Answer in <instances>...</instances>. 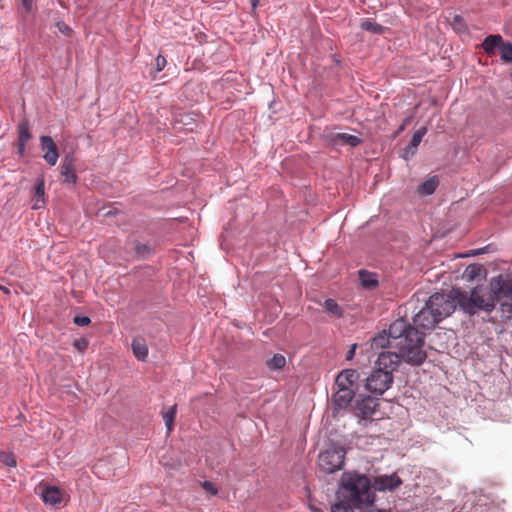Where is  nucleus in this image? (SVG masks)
<instances>
[{"label":"nucleus","instance_id":"obj_43","mask_svg":"<svg viewBox=\"0 0 512 512\" xmlns=\"http://www.w3.org/2000/svg\"><path fill=\"white\" fill-rule=\"evenodd\" d=\"M0 289H2V287L0 286Z\"/></svg>","mask_w":512,"mask_h":512},{"label":"nucleus","instance_id":"obj_9","mask_svg":"<svg viewBox=\"0 0 512 512\" xmlns=\"http://www.w3.org/2000/svg\"><path fill=\"white\" fill-rule=\"evenodd\" d=\"M402 484V480L396 473L381 475L374 479L373 488L377 491H392Z\"/></svg>","mask_w":512,"mask_h":512},{"label":"nucleus","instance_id":"obj_26","mask_svg":"<svg viewBox=\"0 0 512 512\" xmlns=\"http://www.w3.org/2000/svg\"><path fill=\"white\" fill-rule=\"evenodd\" d=\"M176 415V405L172 406L169 410L163 413V420L165 422L167 432L170 433L173 428L174 418Z\"/></svg>","mask_w":512,"mask_h":512},{"label":"nucleus","instance_id":"obj_4","mask_svg":"<svg viewBox=\"0 0 512 512\" xmlns=\"http://www.w3.org/2000/svg\"><path fill=\"white\" fill-rule=\"evenodd\" d=\"M426 304L439 321L452 314L456 305H458L453 295V290L449 295L441 293L431 295Z\"/></svg>","mask_w":512,"mask_h":512},{"label":"nucleus","instance_id":"obj_27","mask_svg":"<svg viewBox=\"0 0 512 512\" xmlns=\"http://www.w3.org/2000/svg\"><path fill=\"white\" fill-rule=\"evenodd\" d=\"M35 198L36 202L33 206L34 209H39L41 205H39V202L44 203V181L40 180L37 182L35 187Z\"/></svg>","mask_w":512,"mask_h":512},{"label":"nucleus","instance_id":"obj_30","mask_svg":"<svg viewBox=\"0 0 512 512\" xmlns=\"http://www.w3.org/2000/svg\"><path fill=\"white\" fill-rule=\"evenodd\" d=\"M451 25H452L453 30L456 31L457 33H465L466 32V25L464 23V19L459 15H455L453 17Z\"/></svg>","mask_w":512,"mask_h":512},{"label":"nucleus","instance_id":"obj_24","mask_svg":"<svg viewBox=\"0 0 512 512\" xmlns=\"http://www.w3.org/2000/svg\"><path fill=\"white\" fill-rule=\"evenodd\" d=\"M501 43L500 35H489L484 39L482 46L487 53H492L496 47H500Z\"/></svg>","mask_w":512,"mask_h":512},{"label":"nucleus","instance_id":"obj_34","mask_svg":"<svg viewBox=\"0 0 512 512\" xmlns=\"http://www.w3.org/2000/svg\"><path fill=\"white\" fill-rule=\"evenodd\" d=\"M202 487L206 492L210 493L211 495H216L218 492L216 485L210 481H204Z\"/></svg>","mask_w":512,"mask_h":512},{"label":"nucleus","instance_id":"obj_20","mask_svg":"<svg viewBox=\"0 0 512 512\" xmlns=\"http://www.w3.org/2000/svg\"><path fill=\"white\" fill-rule=\"evenodd\" d=\"M18 134H19V153L23 154L25 150V145L31 138V134L29 131V123L26 120L20 122L18 126Z\"/></svg>","mask_w":512,"mask_h":512},{"label":"nucleus","instance_id":"obj_39","mask_svg":"<svg viewBox=\"0 0 512 512\" xmlns=\"http://www.w3.org/2000/svg\"><path fill=\"white\" fill-rule=\"evenodd\" d=\"M57 28L64 35H69L71 32V29L64 22L57 23Z\"/></svg>","mask_w":512,"mask_h":512},{"label":"nucleus","instance_id":"obj_18","mask_svg":"<svg viewBox=\"0 0 512 512\" xmlns=\"http://www.w3.org/2000/svg\"><path fill=\"white\" fill-rule=\"evenodd\" d=\"M376 402L371 397H365L357 402L356 410L362 418H368L374 414Z\"/></svg>","mask_w":512,"mask_h":512},{"label":"nucleus","instance_id":"obj_21","mask_svg":"<svg viewBox=\"0 0 512 512\" xmlns=\"http://www.w3.org/2000/svg\"><path fill=\"white\" fill-rule=\"evenodd\" d=\"M131 347L133 354L138 360L144 361L148 356V347L144 340L134 339L132 341Z\"/></svg>","mask_w":512,"mask_h":512},{"label":"nucleus","instance_id":"obj_10","mask_svg":"<svg viewBox=\"0 0 512 512\" xmlns=\"http://www.w3.org/2000/svg\"><path fill=\"white\" fill-rule=\"evenodd\" d=\"M359 378V374L354 369H345L341 373L338 374L336 378V386L337 388L343 389H351L354 392L357 390V381Z\"/></svg>","mask_w":512,"mask_h":512},{"label":"nucleus","instance_id":"obj_32","mask_svg":"<svg viewBox=\"0 0 512 512\" xmlns=\"http://www.w3.org/2000/svg\"><path fill=\"white\" fill-rule=\"evenodd\" d=\"M481 270H482V267L480 265H477V264L469 265L466 268L464 275L467 279L472 280L480 274Z\"/></svg>","mask_w":512,"mask_h":512},{"label":"nucleus","instance_id":"obj_29","mask_svg":"<svg viewBox=\"0 0 512 512\" xmlns=\"http://www.w3.org/2000/svg\"><path fill=\"white\" fill-rule=\"evenodd\" d=\"M501 58L505 62L512 61V44L509 42H503L500 45Z\"/></svg>","mask_w":512,"mask_h":512},{"label":"nucleus","instance_id":"obj_16","mask_svg":"<svg viewBox=\"0 0 512 512\" xmlns=\"http://www.w3.org/2000/svg\"><path fill=\"white\" fill-rule=\"evenodd\" d=\"M61 175L66 183L75 184L77 175L75 173L74 159L72 156H66L61 165Z\"/></svg>","mask_w":512,"mask_h":512},{"label":"nucleus","instance_id":"obj_7","mask_svg":"<svg viewBox=\"0 0 512 512\" xmlns=\"http://www.w3.org/2000/svg\"><path fill=\"white\" fill-rule=\"evenodd\" d=\"M401 360L405 361V357L399 349H396V351L388 350L379 354L375 365L392 375L399 366Z\"/></svg>","mask_w":512,"mask_h":512},{"label":"nucleus","instance_id":"obj_13","mask_svg":"<svg viewBox=\"0 0 512 512\" xmlns=\"http://www.w3.org/2000/svg\"><path fill=\"white\" fill-rule=\"evenodd\" d=\"M426 133H427V128L422 127L413 134V137H412L409 145L407 147H405L401 153V156L405 160H408L415 154L417 147L421 143V141Z\"/></svg>","mask_w":512,"mask_h":512},{"label":"nucleus","instance_id":"obj_37","mask_svg":"<svg viewBox=\"0 0 512 512\" xmlns=\"http://www.w3.org/2000/svg\"><path fill=\"white\" fill-rule=\"evenodd\" d=\"M166 59L165 57L159 55L157 58H156V69L157 71H162L164 69V67L166 66Z\"/></svg>","mask_w":512,"mask_h":512},{"label":"nucleus","instance_id":"obj_6","mask_svg":"<svg viewBox=\"0 0 512 512\" xmlns=\"http://www.w3.org/2000/svg\"><path fill=\"white\" fill-rule=\"evenodd\" d=\"M393 383V376L375 365L374 370L366 379V388L374 394H383Z\"/></svg>","mask_w":512,"mask_h":512},{"label":"nucleus","instance_id":"obj_3","mask_svg":"<svg viewBox=\"0 0 512 512\" xmlns=\"http://www.w3.org/2000/svg\"><path fill=\"white\" fill-rule=\"evenodd\" d=\"M453 295L460 308L471 315L479 310L491 312L496 306L493 294L481 287H476L469 292L453 289Z\"/></svg>","mask_w":512,"mask_h":512},{"label":"nucleus","instance_id":"obj_33","mask_svg":"<svg viewBox=\"0 0 512 512\" xmlns=\"http://www.w3.org/2000/svg\"><path fill=\"white\" fill-rule=\"evenodd\" d=\"M361 27L366 30V31H369V32H372V33H381L382 30H383V27L380 26L379 24H377L376 22H373V21H364L362 24H361Z\"/></svg>","mask_w":512,"mask_h":512},{"label":"nucleus","instance_id":"obj_2","mask_svg":"<svg viewBox=\"0 0 512 512\" xmlns=\"http://www.w3.org/2000/svg\"><path fill=\"white\" fill-rule=\"evenodd\" d=\"M388 335L405 357V362L420 365L426 359L423 350L424 336L416 328L408 326L404 319L394 321L388 330Z\"/></svg>","mask_w":512,"mask_h":512},{"label":"nucleus","instance_id":"obj_35","mask_svg":"<svg viewBox=\"0 0 512 512\" xmlns=\"http://www.w3.org/2000/svg\"><path fill=\"white\" fill-rule=\"evenodd\" d=\"M74 323L78 326H86L90 323V318L87 316H76L74 318Z\"/></svg>","mask_w":512,"mask_h":512},{"label":"nucleus","instance_id":"obj_31","mask_svg":"<svg viewBox=\"0 0 512 512\" xmlns=\"http://www.w3.org/2000/svg\"><path fill=\"white\" fill-rule=\"evenodd\" d=\"M134 249H135L136 254L141 258H144V257L150 255V253L152 251L151 247L148 244L139 243V242H137L135 244Z\"/></svg>","mask_w":512,"mask_h":512},{"label":"nucleus","instance_id":"obj_12","mask_svg":"<svg viewBox=\"0 0 512 512\" xmlns=\"http://www.w3.org/2000/svg\"><path fill=\"white\" fill-rule=\"evenodd\" d=\"M413 322L418 327L424 329H432L440 321L435 318L433 312H431L428 305L425 304V306L417 314H415L413 317Z\"/></svg>","mask_w":512,"mask_h":512},{"label":"nucleus","instance_id":"obj_42","mask_svg":"<svg viewBox=\"0 0 512 512\" xmlns=\"http://www.w3.org/2000/svg\"><path fill=\"white\" fill-rule=\"evenodd\" d=\"M359 512H383L380 510L372 509V506L359 510Z\"/></svg>","mask_w":512,"mask_h":512},{"label":"nucleus","instance_id":"obj_15","mask_svg":"<svg viewBox=\"0 0 512 512\" xmlns=\"http://www.w3.org/2000/svg\"><path fill=\"white\" fill-rule=\"evenodd\" d=\"M42 499L48 505L57 506L63 500V492L55 486H48L42 491Z\"/></svg>","mask_w":512,"mask_h":512},{"label":"nucleus","instance_id":"obj_40","mask_svg":"<svg viewBox=\"0 0 512 512\" xmlns=\"http://www.w3.org/2000/svg\"><path fill=\"white\" fill-rule=\"evenodd\" d=\"M357 344H353L346 355L347 360H352L356 352Z\"/></svg>","mask_w":512,"mask_h":512},{"label":"nucleus","instance_id":"obj_1","mask_svg":"<svg viewBox=\"0 0 512 512\" xmlns=\"http://www.w3.org/2000/svg\"><path fill=\"white\" fill-rule=\"evenodd\" d=\"M337 500L332 512H355L372 506L374 495L370 479L358 473H344Z\"/></svg>","mask_w":512,"mask_h":512},{"label":"nucleus","instance_id":"obj_22","mask_svg":"<svg viewBox=\"0 0 512 512\" xmlns=\"http://www.w3.org/2000/svg\"><path fill=\"white\" fill-rule=\"evenodd\" d=\"M359 279L361 285L366 289H373L378 284L377 275L366 270L359 271Z\"/></svg>","mask_w":512,"mask_h":512},{"label":"nucleus","instance_id":"obj_25","mask_svg":"<svg viewBox=\"0 0 512 512\" xmlns=\"http://www.w3.org/2000/svg\"><path fill=\"white\" fill-rule=\"evenodd\" d=\"M266 365L270 370H280L286 365V359L281 354H274L266 361Z\"/></svg>","mask_w":512,"mask_h":512},{"label":"nucleus","instance_id":"obj_17","mask_svg":"<svg viewBox=\"0 0 512 512\" xmlns=\"http://www.w3.org/2000/svg\"><path fill=\"white\" fill-rule=\"evenodd\" d=\"M355 392L351 389L337 388L333 396L334 404L338 408H346L352 401Z\"/></svg>","mask_w":512,"mask_h":512},{"label":"nucleus","instance_id":"obj_14","mask_svg":"<svg viewBox=\"0 0 512 512\" xmlns=\"http://www.w3.org/2000/svg\"><path fill=\"white\" fill-rule=\"evenodd\" d=\"M330 141L335 146L349 145L351 147H356L361 142L358 136L344 132L333 133L331 135Z\"/></svg>","mask_w":512,"mask_h":512},{"label":"nucleus","instance_id":"obj_19","mask_svg":"<svg viewBox=\"0 0 512 512\" xmlns=\"http://www.w3.org/2000/svg\"><path fill=\"white\" fill-rule=\"evenodd\" d=\"M389 347L390 349H395V343L392 341L390 336L386 331L375 336L371 341L372 349H379Z\"/></svg>","mask_w":512,"mask_h":512},{"label":"nucleus","instance_id":"obj_11","mask_svg":"<svg viewBox=\"0 0 512 512\" xmlns=\"http://www.w3.org/2000/svg\"><path fill=\"white\" fill-rule=\"evenodd\" d=\"M40 144L41 149L46 151L43 155L44 160L51 166L56 165L59 158V153L53 139L50 136H41Z\"/></svg>","mask_w":512,"mask_h":512},{"label":"nucleus","instance_id":"obj_38","mask_svg":"<svg viewBox=\"0 0 512 512\" xmlns=\"http://www.w3.org/2000/svg\"><path fill=\"white\" fill-rule=\"evenodd\" d=\"M20 1H21L22 7L24 8V10L27 13L32 11L34 0H20Z\"/></svg>","mask_w":512,"mask_h":512},{"label":"nucleus","instance_id":"obj_8","mask_svg":"<svg viewBox=\"0 0 512 512\" xmlns=\"http://www.w3.org/2000/svg\"><path fill=\"white\" fill-rule=\"evenodd\" d=\"M488 292L495 297V303L502 297L512 298V283L504 280L502 276L492 278Z\"/></svg>","mask_w":512,"mask_h":512},{"label":"nucleus","instance_id":"obj_5","mask_svg":"<svg viewBox=\"0 0 512 512\" xmlns=\"http://www.w3.org/2000/svg\"><path fill=\"white\" fill-rule=\"evenodd\" d=\"M345 450L342 447H331L320 453L318 465L325 473H334L344 465Z\"/></svg>","mask_w":512,"mask_h":512},{"label":"nucleus","instance_id":"obj_28","mask_svg":"<svg viewBox=\"0 0 512 512\" xmlns=\"http://www.w3.org/2000/svg\"><path fill=\"white\" fill-rule=\"evenodd\" d=\"M324 308L325 310L330 313L333 316H340L341 315V308L333 299H327L324 302Z\"/></svg>","mask_w":512,"mask_h":512},{"label":"nucleus","instance_id":"obj_36","mask_svg":"<svg viewBox=\"0 0 512 512\" xmlns=\"http://www.w3.org/2000/svg\"><path fill=\"white\" fill-rule=\"evenodd\" d=\"M2 462L10 467H13L16 465V460L12 455L4 454L2 455Z\"/></svg>","mask_w":512,"mask_h":512},{"label":"nucleus","instance_id":"obj_41","mask_svg":"<svg viewBox=\"0 0 512 512\" xmlns=\"http://www.w3.org/2000/svg\"><path fill=\"white\" fill-rule=\"evenodd\" d=\"M75 346H76L79 350H82V349L86 348V342H85V341H83V342H78V341H76V342H75Z\"/></svg>","mask_w":512,"mask_h":512},{"label":"nucleus","instance_id":"obj_23","mask_svg":"<svg viewBox=\"0 0 512 512\" xmlns=\"http://www.w3.org/2000/svg\"><path fill=\"white\" fill-rule=\"evenodd\" d=\"M438 185H439L438 176H436V175L431 176L419 186L418 192L421 193L422 195H430L436 190Z\"/></svg>","mask_w":512,"mask_h":512}]
</instances>
